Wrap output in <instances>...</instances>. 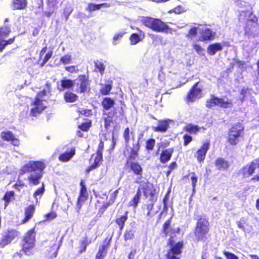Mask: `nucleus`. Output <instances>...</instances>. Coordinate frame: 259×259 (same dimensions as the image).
<instances>
[{
  "mask_svg": "<svg viewBox=\"0 0 259 259\" xmlns=\"http://www.w3.org/2000/svg\"><path fill=\"white\" fill-rule=\"evenodd\" d=\"M73 11V8L71 6L67 7L64 9L63 13L61 16L62 19H64L65 21H67L69 16Z\"/></svg>",
  "mask_w": 259,
  "mask_h": 259,
  "instance_id": "nucleus-40",
  "label": "nucleus"
},
{
  "mask_svg": "<svg viewBox=\"0 0 259 259\" xmlns=\"http://www.w3.org/2000/svg\"><path fill=\"white\" fill-rule=\"evenodd\" d=\"M129 128H126L124 130V133H123V137L125 141V143L127 144L128 143L130 140V134H129Z\"/></svg>",
  "mask_w": 259,
  "mask_h": 259,
  "instance_id": "nucleus-56",
  "label": "nucleus"
},
{
  "mask_svg": "<svg viewBox=\"0 0 259 259\" xmlns=\"http://www.w3.org/2000/svg\"><path fill=\"white\" fill-rule=\"evenodd\" d=\"M141 22L146 27L151 29L157 32L168 33L171 28L164 22L159 19L149 17H142L140 19Z\"/></svg>",
  "mask_w": 259,
  "mask_h": 259,
  "instance_id": "nucleus-5",
  "label": "nucleus"
},
{
  "mask_svg": "<svg viewBox=\"0 0 259 259\" xmlns=\"http://www.w3.org/2000/svg\"><path fill=\"white\" fill-rule=\"evenodd\" d=\"M192 137L189 135H185L184 136V145H187L192 141Z\"/></svg>",
  "mask_w": 259,
  "mask_h": 259,
  "instance_id": "nucleus-60",
  "label": "nucleus"
},
{
  "mask_svg": "<svg viewBox=\"0 0 259 259\" xmlns=\"http://www.w3.org/2000/svg\"><path fill=\"white\" fill-rule=\"evenodd\" d=\"M125 33V32L123 31H120L116 33L113 36L112 44L114 46L116 45L118 43L117 40L120 39Z\"/></svg>",
  "mask_w": 259,
  "mask_h": 259,
  "instance_id": "nucleus-43",
  "label": "nucleus"
},
{
  "mask_svg": "<svg viewBox=\"0 0 259 259\" xmlns=\"http://www.w3.org/2000/svg\"><path fill=\"white\" fill-rule=\"evenodd\" d=\"M259 167V158L252 161L250 163L244 166L240 170L244 178H248L251 176L255 170Z\"/></svg>",
  "mask_w": 259,
  "mask_h": 259,
  "instance_id": "nucleus-12",
  "label": "nucleus"
},
{
  "mask_svg": "<svg viewBox=\"0 0 259 259\" xmlns=\"http://www.w3.org/2000/svg\"><path fill=\"white\" fill-rule=\"evenodd\" d=\"M46 167L45 163L39 161H31L25 164L20 169L19 174L22 175L29 173L27 179L30 185H37L42 178L44 169Z\"/></svg>",
  "mask_w": 259,
  "mask_h": 259,
  "instance_id": "nucleus-1",
  "label": "nucleus"
},
{
  "mask_svg": "<svg viewBox=\"0 0 259 259\" xmlns=\"http://www.w3.org/2000/svg\"><path fill=\"white\" fill-rule=\"evenodd\" d=\"M209 147L210 143L209 142H205L203 144L201 148L197 151L195 156L198 161L201 162L204 160L206 154Z\"/></svg>",
  "mask_w": 259,
  "mask_h": 259,
  "instance_id": "nucleus-16",
  "label": "nucleus"
},
{
  "mask_svg": "<svg viewBox=\"0 0 259 259\" xmlns=\"http://www.w3.org/2000/svg\"><path fill=\"white\" fill-rule=\"evenodd\" d=\"M52 51H50L47 53V54L45 56L44 59H43V61L41 64V66H44L49 61V60L52 57Z\"/></svg>",
  "mask_w": 259,
  "mask_h": 259,
  "instance_id": "nucleus-52",
  "label": "nucleus"
},
{
  "mask_svg": "<svg viewBox=\"0 0 259 259\" xmlns=\"http://www.w3.org/2000/svg\"><path fill=\"white\" fill-rule=\"evenodd\" d=\"M144 195L146 197L149 199L151 202H155L157 200L156 191L155 190L146 188L144 191Z\"/></svg>",
  "mask_w": 259,
  "mask_h": 259,
  "instance_id": "nucleus-28",
  "label": "nucleus"
},
{
  "mask_svg": "<svg viewBox=\"0 0 259 259\" xmlns=\"http://www.w3.org/2000/svg\"><path fill=\"white\" fill-rule=\"evenodd\" d=\"M224 254L227 257V259H239L238 256L233 254V253L224 251Z\"/></svg>",
  "mask_w": 259,
  "mask_h": 259,
  "instance_id": "nucleus-54",
  "label": "nucleus"
},
{
  "mask_svg": "<svg viewBox=\"0 0 259 259\" xmlns=\"http://www.w3.org/2000/svg\"><path fill=\"white\" fill-rule=\"evenodd\" d=\"M19 234L20 233L15 230H10L4 232L0 240V246L4 247L18 237Z\"/></svg>",
  "mask_w": 259,
  "mask_h": 259,
  "instance_id": "nucleus-11",
  "label": "nucleus"
},
{
  "mask_svg": "<svg viewBox=\"0 0 259 259\" xmlns=\"http://www.w3.org/2000/svg\"><path fill=\"white\" fill-rule=\"evenodd\" d=\"M92 241L87 237H85L79 242V253L81 254L86 251L87 247L91 243Z\"/></svg>",
  "mask_w": 259,
  "mask_h": 259,
  "instance_id": "nucleus-24",
  "label": "nucleus"
},
{
  "mask_svg": "<svg viewBox=\"0 0 259 259\" xmlns=\"http://www.w3.org/2000/svg\"><path fill=\"white\" fill-rule=\"evenodd\" d=\"M184 11V9L181 6H178L173 10V12L176 14H181Z\"/></svg>",
  "mask_w": 259,
  "mask_h": 259,
  "instance_id": "nucleus-63",
  "label": "nucleus"
},
{
  "mask_svg": "<svg viewBox=\"0 0 259 259\" xmlns=\"http://www.w3.org/2000/svg\"><path fill=\"white\" fill-rule=\"evenodd\" d=\"M199 32L201 34L200 40L201 41L208 40L214 38V34L210 29L201 28L199 29Z\"/></svg>",
  "mask_w": 259,
  "mask_h": 259,
  "instance_id": "nucleus-18",
  "label": "nucleus"
},
{
  "mask_svg": "<svg viewBox=\"0 0 259 259\" xmlns=\"http://www.w3.org/2000/svg\"><path fill=\"white\" fill-rule=\"evenodd\" d=\"M75 154V148H72L70 151L66 152L59 157V159L62 162H67L69 161Z\"/></svg>",
  "mask_w": 259,
  "mask_h": 259,
  "instance_id": "nucleus-20",
  "label": "nucleus"
},
{
  "mask_svg": "<svg viewBox=\"0 0 259 259\" xmlns=\"http://www.w3.org/2000/svg\"><path fill=\"white\" fill-rule=\"evenodd\" d=\"M244 130V127L240 123L234 125L230 130L228 140L232 145H236L239 141V138L241 136Z\"/></svg>",
  "mask_w": 259,
  "mask_h": 259,
  "instance_id": "nucleus-8",
  "label": "nucleus"
},
{
  "mask_svg": "<svg viewBox=\"0 0 259 259\" xmlns=\"http://www.w3.org/2000/svg\"><path fill=\"white\" fill-rule=\"evenodd\" d=\"M45 190V186L44 184H42V187L37 189V190L34 192L33 194V197L35 199L36 203H38V199H40L41 196L44 193Z\"/></svg>",
  "mask_w": 259,
  "mask_h": 259,
  "instance_id": "nucleus-35",
  "label": "nucleus"
},
{
  "mask_svg": "<svg viewBox=\"0 0 259 259\" xmlns=\"http://www.w3.org/2000/svg\"><path fill=\"white\" fill-rule=\"evenodd\" d=\"M258 44L254 41H245L243 46L244 55L246 58L254 55L257 51Z\"/></svg>",
  "mask_w": 259,
  "mask_h": 259,
  "instance_id": "nucleus-13",
  "label": "nucleus"
},
{
  "mask_svg": "<svg viewBox=\"0 0 259 259\" xmlns=\"http://www.w3.org/2000/svg\"><path fill=\"white\" fill-rule=\"evenodd\" d=\"M34 210L35 208L33 205H30L26 209L25 218L23 221V223L28 221L32 217Z\"/></svg>",
  "mask_w": 259,
  "mask_h": 259,
  "instance_id": "nucleus-33",
  "label": "nucleus"
},
{
  "mask_svg": "<svg viewBox=\"0 0 259 259\" xmlns=\"http://www.w3.org/2000/svg\"><path fill=\"white\" fill-rule=\"evenodd\" d=\"M198 82L196 83L187 96L188 102H194L196 99L201 97V89L198 88Z\"/></svg>",
  "mask_w": 259,
  "mask_h": 259,
  "instance_id": "nucleus-15",
  "label": "nucleus"
},
{
  "mask_svg": "<svg viewBox=\"0 0 259 259\" xmlns=\"http://www.w3.org/2000/svg\"><path fill=\"white\" fill-rule=\"evenodd\" d=\"M50 92V83H47L42 92L37 93L36 97L31 102L29 106V115L30 117H37L46 108V101L44 97Z\"/></svg>",
  "mask_w": 259,
  "mask_h": 259,
  "instance_id": "nucleus-3",
  "label": "nucleus"
},
{
  "mask_svg": "<svg viewBox=\"0 0 259 259\" xmlns=\"http://www.w3.org/2000/svg\"><path fill=\"white\" fill-rule=\"evenodd\" d=\"M189 177H190V179L191 180L192 187H193V192H194L195 189V187H196V184H197V182L198 178L196 176L195 173H194V172H192V173L189 174Z\"/></svg>",
  "mask_w": 259,
  "mask_h": 259,
  "instance_id": "nucleus-45",
  "label": "nucleus"
},
{
  "mask_svg": "<svg viewBox=\"0 0 259 259\" xmlns=\"http://www.w3.org/2000/svg\"><path fill=\"white\" fill-rule=\"evenodd\" d=\"M209 222L205 216H200L197 220L195 236L197 240H203L209 232Z\"/></svg>",
  "mask_w": 259,
  "mask_h": 259,
  "instance_id": "nucleus-6",
  "label": "nucleus"
},
{
  "mask_svg": "<svg viewBox=\"0 0 259 259\" xmlns=\"http://www.w3.org/2000/svg\"><path fill=\"white\" fill-rule=\"evenodd\" d=\"M218 105L223 108H230L232 106V103L228 99H221L211 96L210 99L206 101V106L209 108Z\"/></svg>",
  "mask_w": 259,
  "mask_h": 259,
  "instance_id": "nucleus-10",
  "label": "nucleus"
},
{
  "mask_svg": "<svg viewBox=\"0 0 259 259\" xmlns=\"http://www.w3.org/2000/svg\"><path fill=\"white\" fill-rule=\"evenodd\" d=\"M80 194L77 200L76 207L77 212L79 211L82 203L87 199L88 196L86 187L82 182L80 183Z\"/></svg>",
  "mask_w": 259,
  "mask_h": 259,
  "instance_id": "nucleus-14",
  "label": "nucleus"
},
{
  "mask_svg": "<svg viewBox=\"0 0 259 259\" xmlns=\"http://www.w3.org/2000/svg\"><path fill=\"white\" fill-rule=\"evenodd\" d=\"M57 217V214L54 212H52L51 213H48L46 215V217L47 218V220H52L56 218Z\"/></svg>",
  "mask_w": 259,
  "mask_h": 259,
  "instance_id": "nucleus-59",
  "label": "nucleus"
},
{
  "mask_svg": "<svg viewBox=\"0 0 259 259\" xmlns=\"http://www.w3.org/2000/svg\"><path fill=\"white\" fill-rule=\"evenodd\" d=\"M27 3V0H13L12 7L15 10H22L26 7Z\"/></svg>",
  "mask_w": 259,
  "mask_h": 259,
  "instance_id": "nucleus-26",
  "label": "nucleus"
},
{
  "mask_svg": "<svg viewBox=\"0 0 259 259\" xmlns=\"http://www.w3.org/2000/svg\"><path fill=\"white\" fill-rule=\"evenodd\" d=\"M77 84L79 87V90L76 91L77 92H85L87 91V87L89 84L88 79L86 76L84 75H79Z\"/></svg>",
  "mask_w": 259,
  "mask_h": 259,
  "instance_id": "nucleus-17",
  "label": "nucleus"
},
{
  "mask_svg": "<svg viewBox=\"0 0 259 259\" xmlns=\"http://www.w3.org/2000/svg\"><path fill=\"white\" fill-rule=\"evenodd\" d=\"M248 93V90L247 89H242L240 93V99L241 101H243L245 100V98Z\"/></svg>",
  "mask_w": 259,
  "mask_h": 259,
  "instance_id": "nucleus-58",
  "label": "nucleus"
},
{
  "mask_svg": "<svg viewBox=\"0 0 259 259\" xmlns=\"http://www.w3.org/2000/svg\"><path fill=\"white\" fill-rule=\"evenodd\" d=\"M173 150L171 149H167L162 152L160 155V162L164 163L168 161L172 155Z\"/></svg>",
  "mask_w": 259,
  "mask_h": 259,
  "instance_id": "nucleus-21",
  "label": "nucleus"
},
{
  "mask_svg": "<svg viewBox=\"0 0 259 259\" xmlns=\"http://www.w3.org/2000/svg\"><path fill=\"white\" fill-rule=\"evenodd\" d=\"M199 29H200V28H197L195 27L191 28L190 29L188 33L187 34L186 37L192 39L193 38L196 36V35L197 34V31H199Z\"/></svg>",
  "mask_w": 259,
  "mask_h": 259,
  "instance_id": "nucleus-44",
  "label": "nucleus"
},
{
  "mask_svg": "<svg viewBox=\"0 0 259 259\" xmlns=\"http://www.w3.org/2000/svg\"><path fill=\"white\" fill-rule=\"evenodd\" d=\"M199 129L200 128L198 126L193 125L192 124H189L187 125L185 127V130L186 131L192 134L196 133L197 132L199 131Z\"/></svg>",
  "mask_w": 259,
  "mask_h": 259,
  "instance_id": "nucleus-41",
  "label": "nucleus"
},
{
  "mask_svg": "<svg viewBox=\"0 0 259 259\" xmlns=\"http://www.w3.org/2000/svg\"><path fill=\"white\" fill-rule=\"evenodd\" d=\"M104 246H101L99 248L98 252L96 255L95 259H103L105 256L104 253Z\"/></svg>",
  "mask_w": 259,
  "mask_h": 259,
  "instance_id": "nucleus-48",
  "label": "nucleus"
},
{
  "mask_svg": "<svg viewBox=\"0 0 259 259\" xmlns=\"http://www.w3.org/2000/svg\"><path fill=\"white\" fill-rule=\"evenodd\" d=\"M127 212H126L124 215L121 216L120 218H117L116 220V223L119 226L120 230H121L123 228L124 223L127 220Z\"/></svg>",
  "mask_w": 259,
  "mask_h": 259,
  "instance_id": "nucleus-38",
  "label": "nucleus"
},
{
  "mask_svg": "<svg viewBox=\"0 0 259 259\" xmlns=\"http://www.w3.org/2000/svg\"><path fill=\"white\" fill-rule=\"evenodd\" d=\"M11 32L10 27L4 26L0 28V52H2L6 46L11 45L14 41L15 37L6 40L5 39Z\"/></svg>",
  "mask_w": 259,
  "mask_h": 259,
  "instance_id": "nucleus-9",
  "label": "nucleus"
},
{
  "mask_svg": "<svg viewBox=\"0 0 259 259\" xmlns=\"http://www.w3.org/2000/svg\"><path fill=\"white\" fill-rule=\"evenodd\" d=\"M170 223V220H167L163 225V232L166 235H169L170 237L168 242V244L170 245V248L167 251V254L177 255L181 253L184 243L183 241L177 243L174 241L172 238L174 237L175 234L179 233L180 230L179 228H171Z\"/></svg>",
  "mask_w": 259,
  "mask_h": 259,
  "instance_id": "nucleus-4",
  "label": "nucleus"
},
{
  "mask_svg": "<svg viewBox=\"0 0 259 259\" xmlns=\"http://www.w3.org/2000/svg\"><path fill=\"white\" fill-rule=\"evenodd\" d=\"M134 236V231L133 230H127L126 231L124 234V238L125 240H130L133 238Z\"/></svg>",
  "mask_w": 259,
  "mask_h": 259,
  "instance_id": "nucleus-51",
  "label": "nucleus"
},
{
  "mask_svg": "<svg viewBox=\"0 0 259 259\" xmlns=\"http://www.w3.org/2000/svg\"><path fill=\"white\" fill-rule=\"evenodd\" d=\"M193 48L194 50H195V51L197 53H199V54H200L203 50L202 48L200 46H199L198 45H196V44L193 45Z\"/></svg>",
  "mask_w": 259,
  "mask_h": 259,
  "instance_id": "nucleus-62",
  "label": "nucleus"
},
{
  "mask_svg": "<svg viewBox=\"0 0 259 259\" xmlns=\"http://www.w3.org/2000/svg\"><path fill=\"white\" fill-rule=\"evenodd\" d=\"M112 81H108L106 84H101L100 93L103 95H108L112 89Z\"/></svg>",
  "mask_w": 259,
  "mask_h": 259,
  "instance_id": "nucleus-29",
  "label": "nucleus"
},
{
  "mask_svg": "<svg viewBox=\"0 0 259 259\" xmlns=\"http://www.w3.org/2000/svg\"><path fill=\"white\" fill-rule=\"evenodd\" d=\"M155 143V140L153 139H151L147 141L146 144V148L148 150H151L153 149Z\"/></svg>",
  "mask_w": 259,
  "mask_h": 259,
  "instance_id": "nucleus-47",
  "label": "nucleus"
},
{
  "mask_svg": "<svg viewBox=\"0 0 259 259\" xmlns=\"http://www.w3.org/2000/svg\"><path fill=\"white\" fill-rule=\"evenodd\" d=\"M239 20L245 23L244 35L248 38L254 37L259 34L257 18L249 11L240 13Z\"/></svg>",
  "mask_w": 259,
  "mask_h": 259,
  "instance_id": "nucleus-2",
  "label": "nucleus"
},
{
  "mask_svg": "<svg viewBox=\"0 0 259 259\" xmlns=\"http://www.w3.org/2000/svg\"><path fill=\"white\" fill-rule=\"evenodd\" d=\"M215 165L219 169H226L229 166L228 162L222 158H218L216 160Z\"/></svg>",
  "mask_w": 259,
  "mask_h": 259,
  "instance_id": "nucleus-31",
  "label": "nucleus"
},
{
  "mask_svg": "<svg viewBox=\"0 0 259 259\" xmlns=\"http://www.w3.org/2000/svg\"><path fill=\"white\" fill-rule=\"evenodd\" d=\"M100 10V6L99 4L96 5L93 3H90L85 10L89 12L95 11L96 10Z\"/></svg>",
  "mask_w": 259,
  "mask_h": 259,
  "instance_id": "nucleus-46",
  "label": "nucleus"
},
{
  "mask_svg": "<svg viewBox=\"0 0 259 259\" xmlns=\"http://www.w3.org/2000/svg\"><path fill=\"white\" fill-rule=\"evenodd\" d=\"M1 137L5 141H11L12 139H14V135L11 132H3L1 134Z\"/></svg>",
  "mask_w": 259,
  "mask_h": 259,
  "instance_id": "nucleus-37",
  "label": "nucleus"
},
{
  "mask_svg": "<svg viewBox=\"0 0 259 259\" xmlns=\"http://www.w3.org/2000/svg\"><path fill=\"white\" fill-rule=\"evenodd\" d=\"M56 0H48V9L55 11L56 10Z\"/></svg>",
  "mask_w": 259,
  "mask_h": 259,
  "instance_id": "nucleus-50",
  "label": "nucleus"
},
{
  "mask_svg": "<svg viewBox=\"0 0 259 259\" xmlns=\"http://www.w3.org/2000/svg\"><path fill=\"white\" fill-rule=\"evenodd\" d=\"M136 253H137L136 249H132L128 255V259H133V258L135 256Z\"/></svg>",
  "mask_w": 259,
  "mask_h": 259,
  "instance_id": "nucleus-64",
  "label": "nucleus"
},
{
  "mask_svg": "<svg viewBox=\"0 0 259 259\" xmlns=\"http://www.w3.org/2000/svg\"><path fill=\"white\" fill-rule=\"evenodd\" d=\"M144 37V32L140 30V34L138 35L136 33H133L131 35L130 40L131 41V44L132 45H135L138 44L139 42L142 40V39Z\"/></svg>",
  "mask_w": 259,
  "mask_h": 259,
  "instance_id": "nucleus-23",
  "label": "nucleus"
},
{
  "mask_svg": "<svg viewBox=\"0 0 259 259\" xmlns=\"http://www.w3.org/2000/svg\"><path fill=\"white\" fill-rule=\"evenodd\" d=\"M153 202H152L151 203L147 204V215L148 217H150V212L153 209Z\"/></svg>",
  "mask_w": 259,
  "mask_h": 259,
  "instance_id": "nucleus-61",
  "label": "nucleus"
},
{
  "mask_svg": "<svg viewBox=\"0 0 259 259\" xmlns=\"http://www.w3.org/2000/svg\"><path fill=\"white\" fill-rule=\"evenodd\" d=\"M117 192H118V191L116 190L113 194H112L111 199L110 201L109 202V203L103 205V207H104V208H106L109 205H110L111 204L113 203V202L114 201V200L116 198Z\"/></svg>",
  "mask_w": 259,
  "mask_h": 259,
  "instance_id": "nucleus-53",
  "label": "nucleus"
},
{
  "mask_svg": "<svg viewBox=\"0 0 259 259\" xmlns=\"http://www.w3.org/2000/svg\"><path fill=\"white\" fill-rule=\"evenodd\" d=\"M141 194V190H140V189H139L134 198L131 201H130L128 203V205L132 206L134 208H136L139 202Z\"/></svg>",
  "mask_w": 259,
  "mask_h": 259,
  "instance_id": "nucleus-30",
  "label": "nucleus"
},
{
  "mask_svg": "<svg viewBox=\"0 0 259 259\" xmlns=\"http://www.w3.org/2000/svg\"><path fill=\"white\" fill-rule=\"evenodd\" d=\"M65 69L66 71L70 72V73H73L76 72L78 71L77 67L75 66H71L65 67Z\"/></svg>",
  "mask_w": 259,
  "mask_h": 259,
  "instance_id": "nucleus-57",
  "label": "nucleus"
},
{
  "mask_svg": "<svg viewBox=\"0 0 259 259\" xmlns=\"http://www.w3.org/2000/svg\"><path fill=\"white\" fill-rule=\"evenodd\" d=\"M35 233L33 230H29L25 235L23 243V251L27 255L32 253V250L35 245Z\"/></svg>",
  "mask_w": 259,
  "mask_h": 259,
  "instance_id": "nucleus-7",
  "label": "nucleus"
},
{
  "mask_svg": "<svg viewBox=\"0 0 259 259\" xmlns=\"http://www.w3.org/2000/svg\"><path fill=\"white\" fill-rule=\"evenodd\" d=\"M103 148H104L103 142L102 140H101V141L99 144L98 148V150H97V154L99 156V157L100 158L101 157V155H102V151H103Z\"/></svg>",
  "mask_w": 259,
  "mask_h": 259,
  "instance_id": "nucleus-55",
  "label": "nucleus"
},
{
  "mask_svg": "<svg viewBox=\"0 0 259 259\" xmlns=\"http://www.w3.org/2000/svg\"><path fill=\"white\" fill-rule=\"evenodd\" d=\"M95 65L96 69L98 70V71L103 74L104 72L105 66L104 63L101 61H97L95 62Z\"/></svg>",
  "mask_w": 259,
  "mask_h": 259,
  "instance_id": "nucleus-42",
  "label": "nucleus"
},
{
  "mask_svg": "<svg viewBox=\"0 0 259 259\" xmlns=\"http://www.w3.org/2000/svg\"><path fill=\"white\" fill-rule=\"evenodd\" d=\"M223 49V46L220 43H215L210 45L207 48V53L210 55H214L215 54Z\"/></svg>",
  "mask_w": 259,
  "mask_h": 259,
  "instance_id": "nucleus-22",
  "label": "nucleus"
},
{
  "mask_svg": "<svg viewBox=\"0 0 259 259\" xmlns=\"http://www.w3.org/2000/svg\"><path fill=\"white\" fill-rule=\"evenodd\" d=\"M64 98L67 102H74L76 101L77 96L72 93L67 92L64 95Z\"/></svg>",
  "mask_w": 259,
  "mask_h": 259,
  "instance_id": "nucleus-36",
  "label": "nucleus"
},
{
  "mask_svg": "<svg viewBox=\"0 0 259 259\" xmlns=\"http://www.w3.org/2000/svg\"><path fill=\"white\" fill-rule=\"evenodd\" d=\"M14 196V192L13 191H9L6 193L4 197V200H5V208L8 206L9 203L11 201V199Z\"/></svg>",
  "mask_w": 259,
  "mask_h": 259,
  "instance_id": "nucleus-39",
  "label": "nucleus"
},
{
  "mask_svg": "<svg viewBox=\"0 0 259 259\" xmlns=\"http://www.w3.org/2000/svg\"><path fill=\"white\" fill-rule=\"evenodd\" d=\"M169 121L160 120L158 121V125L156 127H152V129L157 132H165L169 127Z\"/></svg>",
  "mask_w": 259,
  "mask_h": 259,
  "instance_id": "nucleus-19",
  "label": "nucleus"
},
{
  "mask_svg": "<svg viewBox=\"0 0 259 259\" xmlns=\"http://www.w3.org/2000/svg\"><path fill=\"white\" fill-rule=\"evenodd\" d=\"M114 105V101L110 98H105L102 101V105L104 109L109 110Z\"/></svg>",
  "mask_w": 259,
  "mask_h": 259,
  "instance_id": "nucleus-34",
  "label": "nucleus"
},
{
  "mask_svg": "<svg viewBox=\"0 0 259 259\" xmlns=\"http://www.w3.org/2000/svg\"><path fill=\"white\" fill-rule=\"evenodd\" d=\"M131 169L133 172L138 175H141L142 172V168L141 165L137 162H131L130 163Z\"/></svg>",
  "mask_w": 259,
  "mask_h": 259,
  "instance_id": "nucleus-32",
  "label": "nucleus"
},
{
  "mask_svg": "<svg viewBox=\"0 0 259 259\" xmlns=\"http://www.w3.org/2000/svg\"><path fill=\"white\" fill-rule=\"evenodd\" d=\"M75 83L74 80L70 79H63L61 81V87H58V89L60 91H63L64 89H70L72 87Z\"/></svg>",
  "mask_w": 259,
  "mask_h": 259,
  "instance_id": "nucleus-25",
  "label": "nucleus"
},
{
  "mask_svg": "<svg viewBox=\"0 0 259 259\" xmlns=\"http://www.w3.org/2000/svg\"><path fill=\"white\" fill-rule=\"evenodd\" d=\"M114 112H110L108 114L106 113H104V126L106 129H108L110 126L111 123L113 121V116L114 115Z\"/></svg>",
  "mask_w": 259,
  "mask_h": 259,
  "instance_id": "nucleus-27",
  "label": "nucleus"
},
{
  "mask_svg": "<svg viewBox=\"0 0 259 259\" xmlns=\"http://www.w3.org/2000/svg\"><path fill=\"white\" fill-rule=\"evenodd\" d=\"M71 60V56L69 55H66L62 57L60 59V61L64 64H69L70 63Z\"/></svg>",
  "mask_w": 259,
  "mask_h": 259,
  "instance_id": "nucleus-49",
  "label": "nucleus"
}]
</instances>
